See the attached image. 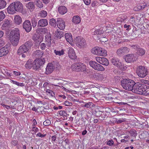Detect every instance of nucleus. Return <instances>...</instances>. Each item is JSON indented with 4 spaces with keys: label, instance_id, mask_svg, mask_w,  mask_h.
Segmentation results:
<instances>
[{
    "label": "nucleus",
    "instance_id": "nucleus-1",
    "mask_svg": "<svg viewBox=\"0 0 149 149\" xmlns=\"http://www.w3.org/2000/svg\"><path fill=\"white\" fill-rule=\"evenodd\" d=\"M8 13L13 14L16 11L22 12L23 10L22 4L19 1L14 2L10 4L7 9Z\"/></svg>",
    "mask_w": 149,
    "mask_h": 149
},
{
    "label": "nucleus",
    "instance_id": "nucleus-2",
    "mask_svg": "<svg viewBox=\"0 0 149 149\" xmlns=\"http://www.w3.org/2000/svg\"><path fill=\"white\" fill-rule=\"evenodd\" d=\"M9 38L13 46L17 45L20 39V33L18 29L15 28L11 31L9 34Z\"/></svg>",
    "mask_w": 149,
    "mask_h": 149
},
{
    "label": "nucleus",
    "instance_id": "nucleus-3",
    "mask_svg": "<svg viewBox=\"0 0 149 149\" xmlns=\"http://www.w3.org/2000/svg\"><path fill=\"white\" fill-rule=\"evenodd\" d=\"M134 84V81L129 79H123L121 81V85L123 88L129 91H131L132 90Z\"/></svg>",
    "mask_w": 149,
    "mask_h": 149
},
{
    "label": "nucleus",
    "instance_id": "nucleus-4",
    "mask_svg": "<svg viewBox=\"0 0 149 149\" xmlns=\"http://www.w3.org/2000/svg\"><path fill=\"white\" fill-rule=\"evenodd\" d=\"M72 67L73 70L76 71L88 72V69L86 68V66L83 63H74L72 65Z\"/></svg>",
    "mask_w": 149,
    "mask_h": 149
},
{
    "label": "nucleus",
    "instance_id": "nucleus-5",
    "mask_svg": "<svg viewBox=\"0 0 149 149\" xmlns=\"http://www.w3.org/2000/svg\"><path fill=\"white\" fill-rule=\"evenodd\" d=\"M93 54L98 56H105L107 55V52L104 49L99 47H95L91 50Z\"/></svg>",
    "mask_w": 149,
    "mask_h": 149
},
{
    "label": "nucleus",
    "instance_id": "nucleus-6",
    "mask_svg": "<svg viewBox=\"0 0 149 149\" xmlns=\"http://www.w3.org/2000/svg\"><path fill=\"white\" fill-rule=\"evenodd\" d=\"M136 72L138 75L141 78L145 77L148 74L147 68L142 66H138L137 67Z\"/></svg>",
    "mask_w": 149,
    "mask_h": 149
},
{
    "label": "nucleus",
    "instance_id": "nucleus-7",
    "mask_svg": "<svg viewBox=\"0 0 149 149\" xmlns=\"http://www.w3.org/2000/svg\"><path fill=\"white\" fill-rule=\"evenodd\" d=\"M45 61V59L43 58L36 59L33 61V69L36 70L39 69L44 64Z\"/></svg>",
    "mask_w": 149,
    "mask_h": 149
},
{
    "label": "nucleus",
    "instance_id": "nucleus-8",
    "mask_svg": "<svg viewBox=\"0 0 149 149\" xmlns=\"http://www.w3.org/2000/svg\"><path fill=\"white\" fill-rule=\"evenodd\" d=\"M75 40L77 46L80 48H83L86 45L85 40L83 38L81 37H76Z\"/></svg>",
    "mask_w": 149,
    "mask_h": 149
},
{
    "label": "nucleus",
    "instance_id": "nucleus-9",
    "mask_svg": "<svg viewBox=\"0 0 149 149\" xmlns=\"http://www.w3.org/2000/svg\"><path fill=\"white\" fill-rule=\"evenodd\" d=\"M90 66L96 70L104 71L105 69L102 65L95 61H91L89 63Z\"/></svg>",
    "mask_w": 149,
    "mask_h": 149
},
{
    "label": "nucleus",
    "instance_id": "nucleus-10",
    "mask_svg": "<svg viewBox=\"0 0 149 149\" xmlns=\"http://www.w3.org/2000/svg\"><path fill=\"white\" fill-rule=\"evenodd\" d=\"M141 90L139 94L147 95L149 94V87L144 84H142L141 86L140 87Z\"/></svg>",
    "mask_w": 149,
    "mask_h": 149
},
{
    "label": "nucleus",
    "instance_id": "nucleus-11",
    "mask_svg": "<svg viewBox=\"0 0 149 149\" xmlns=\"http://www.w3.org/2000/svg\"><path fill=\"white\" fill-rule=\"evenodd\" d=\"M23 28L27 32H29L32 29L30 21L28 20H25L23 23Z\"/></svg>",
    "mask_w": 149,
    "mask_h": 149
},
{
    "label": "nucleus",
    "instance_id": "nucleus-12",
    "mask_svg": "<svg viewBox=\"0 0 149 149\" xmlns=\"http://www.w3.org/2000/svg\"><path fill=\"white\" fill-rule=\"evenodd\" d=\"M11 24L10 20L5 19L3 21V24L1 26L2 29L5 30L8 29L10 26Z\"/></svg>",
    "mask_w": 149,
    "mask_h": 149
},
{
    "label": "nucleus",
    "instance_id": "nucleus-13",
    "mask_svg": "<svg viewBox=\"0 0 149 149\" xmlns=\"http://www.w3.org/2000/svg\"><path fill=\"white\" fill-rule=\"evenodd\" d=\"M58 27L61 30H63L65 28V21L61 18L58 19L56 21Z\"/></svg>",
    "mask_w": 149,
    "mask_h": 149
},
{
    "label": "nucleus",
    "instance_id": "nucleus-14",
    "mask_svg": "<svg viewBox=\"0 0 149 149\" xmlns=\"http://www.w3.org/2000/svg\"><path fill=\"white\" fill-rule=\"evenodd\" d=\"M55 67L52 63H48L46 68L45 73L46 74H49L51 73L54 69Z\"/></svg>",
    "mask_w": 149,
    "mask_h": 149
},
{
    "label": "nucleus",
    "instance_id": "nucleus-15",
    "mask_svg": "<svg viewBox=\"0 0 149 149\" xmlns=\"http://www.w3.org/2000/svg\"><path fill=\"white\" fill-rule=\"evenodd\" d=\"M142 84L139 82H135V84H134L133 86V89L132 90V91L138 94L141 93L139 92V91L141 90L140 87L141 86Z\"/></svg>",
    "mask_w": 149,
    "mask_h": 149
},
{
    "label": "nucleus",
    "instance_id": "nucleus-16",
    "mask_svg": "<svg viewBox=\"0 0 149 149\" xmlns=\"http://www.w3.org/2000/svg\"><path fill=\"white\" fill-rule=\"evenodd\" d=\"M27 47L26 45H24V44L21 45L17 50V54L20 55L22 54L27 53L29 50Z\"/></svg>",
    "mask_w": 149,
    "mask_h": 149
},
{
    "label": "nucleus",
    "instance_id": "nucleus-17",
    "mask_svg": "<svg viewBox=\"0 0 149 149\" xmlns=\"http://www.w3.org/2000/svg\"><path fill=\"white\" fill-rule=\"evenodd\" d=\"M68 50V56L69 57L72 59H75L77 58L73 48H69Z\"/></svg>",
    "mask_w": 149,
    "mask_h": 149
},
{
    "label": "nucleus",
    "instance_id": "nucleus-18",
    "mask_svg": "<svg viewBox=\"0 0 149 149\" xmlns=\"http://www.w3.org/2000/svg\"><path fill=\"white\" fill-rule=\"evenodd\" d=\"M9 52L8 46H5L0 49V57L6 55Z\"/></svg>",
    "mask_w": 149,
    "mask_h": 149
},
{
    "label": "nucleus",
    "instance_id": "nucleus-19",
    "mask_svg": "<svg viewBox=\"0 0 149 149\" xmlns=\"http://www.w3.org/2000/svg\"><path fill=\"white\" fill-rule=\"evenodd\" d=\"M111 62L113 64L119 67L120 69H122V65L121 63L119 61V60L116 58H113L111 59Z\"/></svg>",
    "mask_w": 149,
    "mask_h": 149
},
{
    "label": "nucleus",
    "instance_id": "nucleus-20",
    "mask_svg": "<svg viewBox=\"0 0 149 149\" xmlns=\"http://www.w3.org/2000/svg\"><path fill=\"white\" fill-rule=\"evenodd\" d=\"M48 24L47 20L45 19H42L38 22V27H45Z\"/></svg>",
    "mask_w": 149,
    "mask_h": 149
},
{
    "label": "nucleus",
    "instance_id": "nucleus-21",
    "mask_svg": "<svg viewBox=\"0 0 149 149\" xmlns=\"http://www.w3.org/2000/svg\"><path fill=\"white\" fill-rule=\"evenodd\" d=\"M125 61L128 63L130 62L135 61V59L134 54H130L127 55L125 57Z\"/></svg>",
    "mask_w": 149,
    "mask_h": 149
},
{
    "label": "nucleus",
    "instance_id": "nucleus-22",
    "mask_svg": "<svg viewBox=\"0 0 149 149\" xmlns=\"http://www.w3.org/2000/svg\"><path fill=\"white\" fill-rule=\"evenodd\" d=\"M26 7L30 12L33 11L35 9V6L34 3L32 1H30L26 5Z\"/></svg>",
    "mask_w": 149,
    "mask_h": 149
},
{
    "label": "nucleus",
    "instance_id": "nucleus-23",
    "mask_svg": "<svg viewBox=\"0 0 149 149\" xmlns=\"http://www.w3.org/2000/svg\"><path fill=\"white\" fill-rule=\"evenodd\" d=\"M127 48L126 47H121L117 50V54L120 56L121 55H123L127 53Z\"/></svg>",
    "mask_w": 149,
    "mask_h": 149
},
{
    "label": "nucleus",
    "instance_id": "nucleus-24",
    "mask_svg": "<svg viewBox=\"0 0 149 149\" xmlns=\"http://www.w3.org/2000/svg\"><path fill=\"white\" fill-rule=\"evenodd\" d=\"M65 38L67 40L70 44L72 45L73 44V39L71 33H67L64 34Z\"/></svg>",
    "mask_w": 149,
    "mask_h": 149
},
{
    "label": "nucleus",
    "instance_id": "nucleus-25",
    "mask_svg": "<svg viewBox=\"0 0 149 149\" xmlns=\"http://www.w3.org/2000/svg\"><path fill=\"white\" fill-rule=\"evenodd\" d=\"M93 77L96 80H102L104 79V76L102 74L98 73H95L93 74Z\"/></svg>",
    "mask_w": 149,
    "mask_h": 149
},
{
    "label": "nucleus",
    "instance_id": "nucleus-26",
    "mask_svg": "<svg viewBox=\"0 0 149 149\" xmlns=\"http://www.w3.org/2000/svg\"><path fill=\"white\" fill-rule=\"evenodd\" d=\"M45 39L47 46H50L51 44V38L50 34L48 33L46 35L45 37Z\"/></svg>",
    "mask_w": 149,
    "mask_h": 149
},
{
    "label": "nucleus",
    "instance_id": "nucleus-27",
    "mask_svg": "<svg viewBox=\"0 0 149 149\" xmlns=\"http://www.w3.org/2000/svg\"><path fill=\"white\" fill-rule=\"evenodd\" d=\"M34 62L31 60H28L25 65V67L27 69H29L33 67V68Z\"/></svg>",
    "mask_w": 149,
    "mask_h": 149
},
{
    "label": "nucleus",
    "instance_id": "nucleus-28",
    "mask_svg": "<svg viewBox=\"0 0 149 149\" xmlns=\"http://www.w3.org/2000/svg\"><path fill=\"white\" fill-rule=\"evenodd\" d=\"M14 22L17 25L20 24L22 22L21 17L18 15H15L14 18Z\"/></svg>",
    "mask_w": 149,
    "mask_h": 149
},
{
    "label": "nucleus",
    "instance_id": "nucleus-29",
    "mask_svg": "<svg viewBox=\"0 0 149 149\" xmlns=\"http://www.w3.org/2000/svg\"><path fill=\"white\" fill-rule=\"evenodd\" d=\"M58 11L60 14L61 15H64L67 11V8L64 6H60L58 9Z\"/></svg>",
    "mask_w": 149,
    "mask_h": 149
},
{
    "label": "nucleus",
    "instance_id": "nucleus-30",
    "mask_svg": "<svg viewBox=\"0 0 149 149\" xmlns=\"http://www.w3.org/2000/svg\"><path fill=\"white\" fill-rule=\"evenodd\" d=\"M43 52L40 50H37L34 52L33 54L35 56L36 58H40L43 56Z\"/></svg>",
    "mask_w": 149,
    "mask_h": 149
},
{
    "label": "nucleus",
    "instance_id": "nucleus-31",
    "mask_svg": "<svg viewBox=\"0 0 149 149\" xmlns=\"http://www.w3.org/2000/svg\"><path fill=\"white\" fill-rule=\"evenodd\" d=\"M80 21V18L78 15L74 16L72 18V22L74 24H79Z\"/></svg>",
    "mask_w": 149,
    "mask_h": 149
},
{
    "label": "nucleus",
    "instance_id": "nucleus-32",
    "mask_svg": "<svg viewBox=\"0 0 149 149\" xmlns=\"http://www.w3.org/2000/svg\"><path fill=\"white\" fill-rule=\"evenodd\" d=\"M64 34V33L63 31H59L58 29L56 31L55 33L56 36L58 38H61L63 37Z\"/></svg>",
    "mask_w": 149,
    "mask_h": 149
},
{
    "label": "nucleus",
    "instance_id": "nucleus-33",
    "mask_svg": "<svg viewBox=\"0 0 149 149\" xmlns=\"http://www.w3.org/2000/svg\"><path fill=\"white\" fill-rule=\"evenodd\" d=\"M59 114L60 116H62L63 118V120H66L67 119V115H69L68 114H67V112L64 110H61L58 111Z\"/></svg>",
    "mask_w": 149,
    "mask_h": 149
},
{
    "label": "nucleus",
    "instance_id": "nucleus-34",
    "mask_svg": "<svg viewBox=\"0 0 149 149\" xmlns=\"http://www.w3.org/2000/svg\"><path fill=\"white\" fill-rule=\"evenodd\" d=\"M84 104H85L84 106V107L89 109L95 106L93 102H91L87 103L85 102Z\"/></svg>",
    "mask_w": 149,
    "mask_h": 149
},
{
    "label": "nucleus",
    "instance_id": "nucleus-35",
    "mask_svg": "<svg viewBox=\"0 0 149 149\" xmlns=\"http://www.w3.org/2000/svg\"><path fill=\"white\" fill-rule=\"evenodd\" d=\"M104 33V31L102 29L100 28L95 30V31L92 32V35H100Z\"/></svg>",
    "mask_w": 149,
    "mask_h": 149
},
{
    "label": "nucleus",
    "instance_id": "nucleus-36",
    "mask_svg": "<svg viewBox=\"0 0 149 149\" xmlns=\"http://www.w3.org/2000/svg\"><path fill=\"white\" fill-rule=\"evenodd\" d=\"M38 15L41 17H45L47 15V13L46 11L42 10L39 12Z\"/></svg>",
    "mask_w": 149,
    "mask_h": 149
},
{
    "label": "nucleus",
    "instance_id": "nucleus-37",
    "mask_svg": "<svg viewBox=\"0 0 149 149\" xmlns=\"http://www.w3.org/2000/svg\"><path fill=\"white\" fill-rule=\"evenodd\" d=\"M6 5V1L4 0H0V9L4 8Z\"/></svg>",
    "mask_w": 149,
    "mask_h": 149
},
{
    "label": "nucleus",
    "instance_id": "nucleus-38",
    "mask_svg": "<svg viewBox=\"0 0 149 149\" xmlns=\"http://www.w3.org/2000/svg\"><path fill=\"white\" fill-rule=\"evenodd\" d=\"M10 82L13 84L17 85L18 86L22 87L24 86V84L23 83H19L16 81L13 80H11L10 81Z\"/></svg>",
    "mask_w": 149,
    "mask_h": 149
},
{
    "label": "nucleus",
    "instance_id": "nucleus-39",
    "mask_svg": "<svg viewBox=\"0 0 149 149\" xmlns=\"http://www.w3.org/2000/svg\"><path fill=\"white\" fill-rule=\"evenodd\" d=\"M101 64L105 65L106 66H108L109 64V62L108 60L106 58L102 57Z\"/></svg>",
    "mask_w": 149,
    "mask_h": 149
},
{
    "label": "nucleus",
    "instance_id": "nucleus-40",
    "mask_svg": "<svg viewBox=\"0 0 149 149\" xmlns=\"http://www.w3.org/2000/svg\"><path fill=\"white\" fill-rule=\"evenodd\" d=\"M136 53L138 55L142 56L144 54L145 51L143 49L140 48L138 49Z\"/></svg>",
    "mask_w": 149,
    "mask_h": 149
},
{
    "label": "nucleus",
    "instance_id": "nucleus-41",
    "mask_svg": "<svg viewBox=\"0 0 149 149\" xmlns=\"http://www.w3.org/2000/svg\"><path fill=\"white\" fill-rule=\"evenodd\" d=\"M129 132L131 136L133 137H135L137 135V132L134 129H131Z\"/></svg>",
    "mask_w": 149,
    "mask_h": 149
},
{
    "label": "nucleus",
    "instance_id": "nucleus-42",
    "mask_svg": "<svg viewBox=\"0 0 149 149\" xmlns=\"http://www.w3.org/2000/svg\"><path fill=\"white\" fill-rule=\"evenodd\" d=\"M31 22L33 27V28L35 27L37 25L38 22L37 19L35 17H33L32 19Z\"/></svg>",
    "mask_w": 149,
    "mask_h": 149
},
{
    "label": "nucleus",
    "instance_id": "nucleus-43",
    "mask_svg": "<svg viewBox=\"0 0 149 149\" xmlns=\"http://www.w3.org/2000/svg\"><path fill=\"white\" fill-rule=\"evenodd\" d=\"M24 45H25L27 47L28 49H29V48L33 45V43L31 40H29L25 42Z\"/></svg>",
    "mask_w": 149,
    "mask_h": 149
},
{
    "label": "nucleus",
    "instance_id": "nucleus-44",
    "mask_svg": "<svg viewBox=\"0 0 149 149\" xmlns=\"http://www.w3.org/2000/svg\"><path fill=\"white\" fill-rule=\"evenodd\" d=\"M56 20L54 18L50 19L49 22V24L52 26H55L56 25Z\"/></svg>",
    "mask_w": 149,
    "mask_h": 149
},
{
    "label": "nucleus",
    "instance_id": "nucleus-45",
    "mask_svg": "<svg viewBox=\"0 0 149 149\" xmlns=\"http://www.w3.org/2000/svg\"><path fill=\"white\" fill-rule=\"evenodd\" d=\"M54 52L56 55L59 56H61L63 55L64 54V50L63 49L61 50V51H57L56 50H54Z\"/></svg>",
    "mask_w": 149,
    "mask_h": 149
},
{
    "label": "nucleus",
    "instance_id": "nucleus-46",
    "mask_svg": "<svg viewBox=\"0 0 149 149\" xmlns=\"http://www.w3.org/2000/svg\"><path fill=\"white\" fill-rule=\"evenodd\" d=\"M46 92L48 93L47 95H49L52 97H54L55 96V95L54 93L52 91L48 89H47Z\"/></svg>",
    "mask_w": 149,
    "mask_h": 149
},
{
    "label": "nucleus",
    "instance_id": "nucleus-47",
    "mask_svg": "<svg viewBox=\"0 0 149 149\" xmlns=\"http://www.w3.org/2000/svg\"><path fill=\"white\" fill-rule=\"evenodd\" d=\"M126 120V119L125 118H121L119 119H117L116 120V122L117 124H119L125 122Z\"/></svg>",
    "mask_w": 149,
    "mask_h": 149
},
{
    "label": "nucleus",
    "instance_id": "nucleus-48",
    "mask_svg": "<svg viewBox=\"0 0 149 149\" xmlns=\"http://www.w3.org/2000/svg\"><path fill=\"white\" fill-rule=\"evenodd\" d=\"M106 143L107 145L112 146L114 144V141L113 139H111L107 141Z\"/></svg>",
    "mask_w": 149,
    "mask_h": 149
},
{
    "label": "nucleus",
    "instance_id": "nucleus-49",
    "mask_svg": "<svg viewBox=\"0 0 149 149\" xmlns=\"http://www.w3.org/2000/svg\"><path fill=\"white\" fill-rule=\"evenodd\" d=\"M36 5L40 8H42L43 7V4L40 1H37Z\"/></svg>",
    "mask_w": 149,
    "mask_h": 149
},
{
    "label": "nucleus",
    "instance_id": "nucleus-50",
    "mask_svg": "<svg viewBox=\"0 0 149 149\" xmlns=\"http://www.w3.org/2000/svg\"><path fill=\"white\" fill-rule=\"evenodd\" d=\"M5 15L3 12H0V22L2 21L5 17Z\"/></svg>",
    "mask_w": 149,
    "mask_h": 149
},
{
    "label": "nucleus",
    "instance_id": "nucleus-51",
    "mask_svg": "<svg viewBox=\"0 0 149 149\" xmlns=\"http://www.w3.org/2000/svg\"><path fill=\"white\" fill-rule=\"evenodd\" d=\"M51 124V121L49 120H45L43 123V124L45 126H47Z\"/></svg>",
    "mask_w": 149,
    "mask_h": 149
},
{
    "label": "nucleus",
    "instance_id": "nucleus-52",
    "mask_svg": "<svg viewBox=\"0 0 149 149\" xmlns=\"http://www.w3.org/2000/svg\"><path fill=\"white\" fill-rule=\"evenodd\" d=\"M102 57L97 56L95 57V60L97 62L101 64Z\"/></svg>",
    "mask_w": 149,
    "mask_h": 149
},
{
    "label": "nucleus",
    "instance_id": "nucleus-53",
    "mask_svg": "<svg viewBox=\"0 0 149 149\" xmlns=\"http://www.w3.org/2000/svg\"><path fill=\"white\" fill-rule=\"evenodd\" d=\"M98 4V3L97 1H92L91 4V6L92 7H94L95 6H97Z\"/></svg>",
    "mask_w": 149,
    "mask_h": 149
},
{
    "label": "nucleus",
    "instance_id": "nucleus-54",
    "mask_svg": "<svg viewBox=\"0 0 149 149\" xmlns=\"http://www.w3.org/2000/svg\"><path fill=\"white\" fill-rule=\"evenodd\" d=\"M141 9L142 8H141V6H138L134 7V10L135 11H139L141 10Z\"/></svg>",
    "mask_w": 149,
    "mask_h": 149
},
{
    "label": "nucleus",
    "instance_id": "nucleus-55",
    "mask_svg": "<svg viewBox=\"0 0 149 149\" xmlns=\"http://www.w3.org/2000/svg\"><path fill=\"white\" fill-rule=\"evenodd\" d=\"M119 17L121 19L120 20L121 22H122L124 20L126 19L127 17L126 15H121L119 16Z\"/></svg>",
    "mask_w": 149,
    "mask_h": 149
},
{
    "label": "nucleus",
    "instance_id": "nucleus-56",
    "mask_svg": "<svg viewBox=\"0 0 149 149\" xmlns=\"http://www.w3.org/2000/svg\"><path fill=\"white\" fill-rule=\"evenodd\" d=\"M40 48L42 50H45L46 48V45L44 43H42L40 45Z\"/></svg>",
    "mask_w": 149,
    "mask_h": 149
},
{
    "label": "nucleus",
    "instance_id": "nucleus-57",
    "mask_svg": "<svg viewBox=\"0 0 149 149\" xmlns=\"http://www.w3.org/2000/svg\"><path fill=\"white\" fill-rule=\"evenodd\" d=\"M46 135V134H42L40 133L39 132L37 133L36 136L37 137H40L41 138H43L45 137Z\"/></svg>",
    "mask_w": 149,
    "mask_h": 149
},
{
    "label": "nucleus",
    "instance_id": "nucleus-58",
    "mask_svg": "<svg viewBox=\"0 0 149 149\" xmlns=\"http://www.w3.org/2000/svg\"><path fill=\"white\" fill-rule=\"evenodd\" d=\"M132 48V49H134L136 50L137 51L138 49H139L140 48V46L137 45H133L131 46Z\"/></svg>",
    "mask_w": 149,
    "mask_h": 149
},
{
    "label": "nucleus",
    "instance_id": "nucleus-59",
    "mask_svg": "<svg viewBox=\"0 0 149 149\" xmlns=\"http://www.w3.org/2000/svg\"><path fill=\"white\" fill-rule=\"evenodd\" d=\"M102 115H101L100 117L101 118V120L102 119H104L105 117L106 116V114L105 111H102Z\"/></svg>",
    "mask_w": 149,
    "mask_h": 149
},
{
    "label": "nucleus",
    "instance_id": "nucleus-60",
    "mask_svg": "<svg viewBox=\"0 0 149 149\" xmlns=\"http://www.w3.org/2000/svg\"><path fill=\"white\" fill-rule=\"evenodd\" d=\"M64 104L66 106H71L72 104V102H69L68 101H65L64 102Z\"/></svg>",
    "mask_w": 149,
    "mask_h": 149
},
{
    "label": "nucleus",
    "instance_id": "nucleus-61",
    "mask_svg": "<svg viewBox=\"0 0 149 149\" xmlns=\"http://www.w3.org/2000/svg\"><path fill=\"white\" fill-rule=\"evenodd\" d=\"M57 138V136L56 135H55L52 136V142L54 143V142H55L56 141V139Z\"/></svg>",
    "mask_w": 149,
    "mask_h": 149
},
{
    "label": "nucleus",
    "instance_id": "nucleus-62",
    "mask_svg": "<svg viewBox=\"0 0 149 149\" xmlns=\"http://www.w3.org/2000/svg\"><path fill=\"white\" fill-rule=\"evenodd\" d=\"M11 144L14 146L17 145L18 143V141L17 140H13L11 141Z\"/></svg>",
    "mask_w": 149,
    "mask_h": 149
},
{
    "label": "nucleus",
    "instance_id": "nucleus-63",
    "mask_svg": "<svg viewBox=\"0 0 149 149\" xmlns=\"http://www.w3.org/2000/svg\"><path fill=\"white\" fill-rule=\"evenodd\" d=\"M83 1L86 5H88L91 3V0H83Z\"/></svg>",
    "mask_w": 149,
    "mask_h": 149
},
{
    "label": "nucleus",
    "instance_id": "nucleus-64",
    "mask_svg": "<svg viewBox=\"0 0 149 149\" xmlns=\"http://www.w3.org/2000/svg\"><path fill=\"white\" fill-rule=\"evenodd\" d=\"M102 111H96V114L97 115L96 116L100 117L101 115H102Z\"/></svg>",
    "mask_w": 149,
    "mask_h": 149
}]
</instances>
